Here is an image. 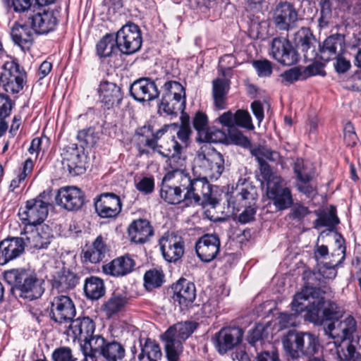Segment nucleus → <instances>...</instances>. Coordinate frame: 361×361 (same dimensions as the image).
<instances>
[{
    "label": "nucleus",
    "mask_w": 361,
    "mask_h": 361,
    "mask_svg": "<svg viewBox=\"0 0 361 361\" xmlns=\"http://www.w3.org/2000/svg\"><path fill=\"white\" fill-rule=\"evenodd\" d=\"M192 123L200 135V139L203 142H214L221 140L224 137L221 131L213 132L209 129L207 116L201 111L196 113Z\"/></svg>",
    "instance_id": "obj_31"
},
{
    "label": "nucleus",
    "mask_w": 361,
    "mask_h": 361,
    "mask_svg": "<svg viewBox=\"0 0 361 361\" xmlns=\"http://www.w3.org/2000/svg\"><path fill=\"white\" fill-rule=\"evenodd\" d=\"M159 108L160 111H163L167 115L176 116L179 111L183 112L185 108V99L162 97Z\"/></svg>",
    "instance_id": "obj_48"
},
{
    "label": "nucleus",
    "mask_w": 361,
    "mask_h": 361,
    "mask_svg": "<svg viewBox=\"0 0 361 361\" xmlns=\"http://www.w3.org/2000/svg\"><path fill=\"white\" fill-rule=\"evenodd\" d=\"M55 200L59 206L66 210H78L85 204V195L78 187L66 186L58 190Z\"/></svg>",
    "instance_id": "obj_16"
},
{
    "label": "nucleus",
    "mask_w": 361,
    "mask_h": 361,
    "mask_svg": "<svg viewBox=\"0 0 361 361\" xmlns=\"http://www.w3.org/2000/svg\"><path fill=\"white\" fill-rule=\"evenodd\" d=\"M345 49V36L335 34L328 37L320 48L321 59L324 61L334 59L341 54Z\"/></svg>",
    "instance_id": "obj_29"
},
{
    "label": "nucleus",
    "mask_w": 361,
    "mask_h": 361,
    "mask_svg": "<svg viewBox=\"0 0 361 361\" xmlns=\"http://www.w3.org/2000/svg\"><path fill=\"white\" fill-rule=\"evenodd\" d=\"M195 164L201 169L200 173L212 180H217L224 171V157L214 149L199 153Z\"/></svg>",
    "instance_id": "obj_6"
},
{
    "label": "nucleus",
    "mask_w": 361,
    "mask_h": 361,
    "mask_svg": "<svg viewBox=\"0 0 361 361\" xmlns=\"http://www.w3.org/2000/svg\"><path fill=\"white\" fill-rule=\"evenodd\" d=\"M305 286L300 292L297 293L291 303L292 310L296 312L306 311V319L317 322L322 310V314L326 320H338L343 316V310L335 302L328 300V288Z\"/></svg>",
    "instance_id": "obj_1"
},
{
    "label": "nucleus",
    "mask_w": 361,
    "mask_h": 361,
    "mask_svg": "<svg viewBox=\"0 0 361 361\" xmlns=\"http://www.w3.org/2000/svg\"><path fill=\"white\" fill-rule=\"evenodd\" d=\"M309 214H310V211L308 207L303 204L300 203L292 204L290 216L293 219L301 221Z\"/></svg>",
    "instance_id": "obj_62"
},
{
    "label": "nucleus",
    "mask_w": 361,
    "mask_h": 361,
    "mask_svg": "<svg viewBox=\"0 0 361 361\" xmlns=\"http://www.w3.org/2000/svg\"><path fill=\"white\" fill-rule=\"evenodd\" d=\"M300 332L290 331L283 339V348L292 358L300 356Z\"/></svg>",
    "instance_id": "obj_45"
},
{
    "label": "nucleus",
    "mask_w": 361,
    "mask_h": 361,
    "mask_svg": "<svg viewBox=\"0 0 361 361\" xmlns=\"http://www.w3.org/2000/svg\"><path fill=\"white\" fill-rule=\"evenodd\" d=\"M164 93L162 97L170 99H185V89L176 81H168L164 85Z\"/></svg>",
    "instance_id": "obj_52"
},
{
    "label": "nucleus",
    "mask_w": 361,
    "mask_h": 361,
    "mask_svg": "<svg viewBox=\"0 0 361 361\" xmlns=\"http://www.w3.org/2000/svg\"><path fill=\"white\" fill-rule=\"evenodd\" d=\"M341 361H361V336H355L343 342L337 348Z\"/></svg>",
    "instance_id": "obj_33"
},
{
    "label": "nucleus",
    "mask_w": 361,
    "mask_h": 361,
    "mask_svg": "<svg viewBox=\"0 0 361 361\" xmlns=\"http://www.w3.org/2000/svg\"><path fill=\"white\" fill-rule=\"evenodd\" d=\"M126 350L123 345L115 340H107L101 335H96L90 339L89 350H85V355L96 361L98 356H102L105 361H118L125 357Z\"/></svg>",
    "instance_id": "obj_4"
},
{
    "label": "nucleus",
    "mask_w": 361,
    "mask_h": 361,
    "mask_svg": "<svg viewBox=\"0 0 361 361\" xmlns=\"http://www.w3.org/2000/svg\"><path fill=\"white\" fill-rule=\"evenodd\" d=\"M53 361H76L72 350L69 347H59L51 355Z\"/></svg>",
    "instance_id": "obj_57"
},
{
    "label": "nucleus",
    "mask_w": 361,
    "mask_h": 361,
    "mask_svg": "<svg viewBox=\"0 0 361 361\" xmlns=\"http://www.w3.org/2000/svg\"><path fill=\"white\" fill-rule=\"evenodd\" d=\"M300 355H312L316 353L318 341L313 334L300 332Z\"/></svg>",
    "instance_id": "obj_51"
},
{
    "label": "nucleus",
    "mask_w": 361,
    "mask_h": 361,
    "mask_svg": "<svg viewBox=\"0 0 361 361\" xmlns=\"http://www.w3.org/2000/svg\"><path fill=\"white\" fill-rule=\"evenodd\" d=\"M197 324L186 321L171 326L162 336L169 361H178L182 353V343L196 329Z\"/></svg>",
    "instance_id": "obj_3"
},
{
    "label": "nucleus",
    "mask_w": 361,
    "mask_h": 361,
    "mask_svg": "<svg viewBox=\"0 0 361 361\" xmlns=\"http://www.w3.org/2000/svg\"><path fill=\"white\" fill-rule=\"evenodd\" d=\"M235 126L245 128L249 130H253L254 126L252 123V119L248 111L239 109L235 113Z\"/></svg>",
    "instance_id": "obj_59"
},
{
    "label": "nucleus",
    "mask_w": 361,
    "mask_h": 361,
    "mask_svg": "<svg viewBox=\"0 0 361 361\" xmlns=\"http://www.w3.org/2000/svg\"><path fill=\"white\" fill-rule=\"evenodd\" d=\"M4 280L19 290L20 298L33 300L41 297L44 291V281L35 274L24 269H11L4 272Z\"/></svg>",
    "instance_id": "obj_2"
},
{
    "label": "nucleus",
    "mask_w": 361,
    "mask_h": 361,
    "mask_svg": "<svg viewBox=\"0 0 361 361\" xmlns=\"http://www.w3.org/2000/svg\"><path fill=\"white\" fill-rule=\"evenodd\" d=\"M154 150L163 157H169L176 154H181L183 146L179 145L174 135H171L161 140Z\"/></svg>",
    "instance_id": "obj_43"
},
{
    "label": "nucleus",
    "mask_w": 361,
    "mask_h": 361,
    "mask_svg": "<svg viewBox=\"0 0 361 361\" xmlns=\"http://www.w3.org/2000/svg\"><path fill=\"white\" fill-rule=\"evenodd\" d=\"M320 17L318 19L319 26L321 28L328 25L331 18V3L330 0H322L320 3Z\"/></svg>",
    "instance_id": "obj_55"
},
{
    "label": "nucleus",
    "mask_w": 361,
    "mask_h": 361,
    "mask_svg": "<svg viewBox=\"0 0 361 361\" xmlns=\"http://www.w3.org/2000/svg\"><path fill=\"white\" fill-rule=\"evenodd\" d=\"M181 120L182 123L179 130L176 133V135L180 141L179 145H182L184 149L188 145V141L191 135V129L189 125V116L188 115L182 116Z\"/></svg>",
    "instance_id": "obj_54"
},
{
    "label": "nucleus",
    "mask_w": 361,
    "mask_h": 361,
    "mask_svg": "<svg viewBox=\"0 0 361 361\" xmlns=\"http://www.w3.org/2000/svg\"><path fill=\"white\" fill-rule=\"evenodd\" d=\"M220 240L213 234H205L197 241L195 251L197 257L204 262L214 259L220 250Z\"/></svg>",
    "instance_id": "obj_20"
},
{
    "label": "nucleus",
    "mask_w": 361,
    "mask_h": 361,
    "mask_svg": "<svg viewBox=\"0 0 361 361\" xmlns=\"http://www.w3.org/2000/svg\"><path fill=\"white\" fill-rule=\"evenodd\" d=\"M293 169L298 180L312 179L314 171L309 162H305L302 159H297Z\"/></svg>",
    "instance_id": "obj_53"
},
{
    "label": "nucleus",
    "mask_w": 361,
    "mask_h": 361,
    "mask_svg": "<svg viewBox=\"0 0 361 361\" xmlns=\"http://www.w3.org/2000/svg\"><path fill=\"white\" fill-rule=\"evenodd\" d=\"M20 220L30 226L42 225L48 215V204L39 197L27 201L23 210L18 212Z\"/></svg>",
    "instance_id": "obj_11"
},
{
    "label": "nucleus",
    "mask_w": 361,
    "mask_h": 361,
    "mask_svg": "<svg viewBox=\"0 0 361 361\" xmlns=\"http://www.w3.org/2000/svg\"><path fill=\"white\" fill-rule=\"evenodd\" d=\"M243 334L240 328H224L216 335V348L221 354H224L241 342Z\"/></svg>",
    "instance_id": "obj_24"
},
{
    "label": "nucleus",
    "mask_w": 361,
    "mask_h": 361,
    "mask_svg": "<svg viewBox=\"0 0 361 361\" xmlns=\"http://www.w3.org/2000/svg\"><path fill=\"white\" fill-rule=\"evenodd\" d=\"M61 157L63 169L71 176H80L85 172L86 156L83 147H78L76 144L66 146L63 149Z\"/></svg>",
    "instance_id": "obj_8"
},
{
    "label": "nucleus",
    "mask_w": 361,
    "mask_h": 361,
    "mask_svg": "<svg viewBox=\"0 0 361 361\" xmlns=\"http://www.w3.org/2000/svg\"><path fill=\"white\" fill-rule=\"evenodd\" d=\"M25 241L22 237L8 238L0 243V264L4 265L23 254Z\"/></svg>",
    "instance_id": "obj_26"
},
{
    "label": "nucleus",
    "mask_w": 361,
    "mask_h": 361,
    "mask_svg": "<svg viewBox=\"0 0 361 361\" xmlns=\"http://www.w3.org/2000/svg\"><path fill=\"white\" fill-rule=\"evenodd\" d=\"M251 154L257 159L258 163L266 162V160L275 163H280L281 161L280 154L277 151L266 146L259 145L252 149Z\"/></svg>",
    "instance_id": "obj_47"
},
{
    "label": "nucleus",
    "mask_w": 361,
    "mask_h": 361,
    "mask_svg": "<svg viewBox=\"0 0 361 361\" xmlns=\"http://www.w3.org/2000/svg\"><path fill=\"white\" fill-rule=\"evenodd\" d=\"M338 218L334 212H331L328 214L319 216L316 221L315 224L317 227L332 226L338 224Z\"/></svg>",
    "instance_id": "obj_64"
},
{
    "label": "nucleus",
    "mask_w": 361,
    "mask_h": 361,
    "mask_svg": "<svg viewBox=\"0 0 361 361\" xmlns=\"http://www.w3.org/2000/svg\"><path fill=\"white\" fill-rule=\"evenodd\" d=\"M121 202L113 193L102 194L94 203L95 210L102 218H114L121 211Z\"/></svg>",
    "instance_id": "obj_22"
},
{
    "label": "nucleus",
    "mask_w": 361,
    "mask_h": 361,
    "mask_svg": "<svg viewBox=\"0 0 361 361\" xmlns=\"http://www.w3.org/2000/svg\"><path fill=\"white\" fill-rule=\"evenodd\" d=\"M25 246L30 248L42 249L46 247L53 238L51 228L47 224L37 225L30 231H25L24 237Z\"/></svg>",
    "instance_id": "obj_23"
},
{
    "label": "nucleus",
    "mask_w": 361,
    "mask_h": 361,
    "mask_svg": "<svg viewBox=\"0 0 361 361\" xmlns=\"http://www.w3.org/2000/svg\"><path fill=\"white\" fill-rule=\"evenodd\" d=\"M298 20V12L292 4L284 1L276 5L272 20L279 30L288 31L293 29Z\"/></svg>",
    "instance_id": "obj_15"
},
{
    "label": "nucleus",
    "mask_w": 361,
    "mask_h": 361,
    "mask_svg": "<svg viewBox=\"0 0 361 361\" xmlns=\"http://www.w3.org/2000/svg\"><path fill=\"white\" fill-rule=\"evenodd\" d=\"M135 262L129 255L118 257L103 266L106 274L113 276H123L133 271Z\"/></svg>",
    "instance_id": "obj_32"
},
{
    "label": "nucleus",
    "mask_w": 361,
    "mask_h": 361,
    "mask_svg": "<svg viewBox=\"0 0 361 361\" xmlns=\"http://www.w3.org/2000/svg\"><path fill=\"white\" fill-rule=\"evenodd\" d=\"M78 140L86 146H92L97 141V137L94 134L92 128L82 130L78 132L77 135Z\"/></svg>",
    "instance_id": "obj_61"
},
{
    "label": "nucleus",
    "mask_w": 361,
    "mask_h": 361,
    "mask_svg": "<svg viewBox=\"0 0 361 361\" xmlns=\"http://www.w3.org/2000/svg\"><path fill=\"white\" fill-rule=\"evenodd\" d=\"M267 195L278 210H284L293 204L292 193L283 184L282 178H275L267 188Z\"/></svg>",
    "instance_id": "obj_12"
},
{
    "label": "nucleus",
    "mask_w": 361,
    "mask_h": 361,
    "mask_svg": "<svg viewBox=\"0 0 361 361\" xmlns=\"http://www.w3.org/2000/svg\"><path fill=\"white\" fill-rule=\"evenodd\" d=\"M78 276L69 269H63L54 277L53 286L59 291L73 289L78 283Z\"/></svg>",
    "instance_id": "obj_40"
},
{
    "label": "nucleus",
    "mask_w": 361,
    "mask_h": 361,
    "mask_svg": "<svg viewBox=\"0 0 361 361\" xmlns=\"http://www.w3.org/2000/svg\"><path fill=\"white\" fill-rule=\"evenodd\" d=\"M116 36L107 34L97 44V52L100 57H109L117 50Z\"/></svg>",
    "instance_id": "obj_49"
},
{
    "label": "nucleus",
    "mask_w": 361,
    "mask_h": 361,
    "mask_svg": "<svg viewBox=\"0 0 361 361\" xmlns=\"http://www.w3.org/2000/svg\"><path fill=\"white\" fill-rule=\"evenodd\" d=\"M35 31L27 25V19L23 24L16 23L11 32L12 39L15 44L23 49H29L34 42Z\"/></svg>",
    "instance_id": "obj_36"
},
{
    "label": "nucleus",
    "mask_w": 361,
    "mask_h": 361,
    "mask_svg": "<svg viewBox=\"0 0 361 361\" xmlns=\"http://www.w3.org/2000/svg\"><path fill=\"white\" fill-rule=\"evenodd\" d=\"M162 356L159 345L154 341L147 338L138 355L140 361H157Z\"/></svg>",
    "instance_id": "obj_46"
},
{
    "label": "nucleus",
    "mask_w": 361,
    "mask_h": 361,
    "mask_svg": "<svg viewBox=\"0 0 361 361\" xmlns=\"http://www.w3.org/2000/svg\"><path fill=\"white\" fill-rule=\"evenodd\" d=\"M168 171L164 177L179 180H186L189 173L185 171V159L180 157V154H176L168 157Z\"/></svg>",
    "instance_id": "obj_38"
},
{
    "label": "nucleus",
    "mask_w": 361,
    "mask_h": 361,
    "mask_svg": "<svg viewBox=\"0 0 361 361\" xmlns=\"http://www.w3.org/2000/svg\"><path fill=\"white\" fill-rule=\"evenodd\" d=\"M295 41L303 52L306 60L312 61L317 55L315 49L316 39L309 29L302 27L297 32Z\"/></svg>",
    "instance_id": "obj_35"
},
{
    "label": "nucleus",
    "mask_w": 361,
    "mask_h": 361,
    "mask_svg": "<svg viewBox=\"0 0 361 361\" xmlns=\"http://www.w3.org/2000/svg\"><path fill=\"white\" fill-rule=\"evenodd\" d=\"M116 47L121 53L130 55L139 51L142 39L139 27L128 23L123 25L116 35Z\"/></svg>",
    "instance_id": "obj_7"
},
{
    "label": "nucleus",
    "mask_w": 361,
    "mask_h": 361,
    "mask_svg": "<svg viewBox=\"0 0 361 361\" xmlns=\"http://www.w3.org/2000/svg\"><path fill=\"white\" fill-rule=\"evenodd\" d=\"M76 310L71 298L65 295L55 296L51 302V318L57 323L71 322Z\"/></svg>",
    "instance_id": "obj_13"
},
{
    "label": "nucleus",
    "mask_w": 361,
    "mask_h": 361,
    "mask_svg": "<svg viewBox=\"0 0 361 361\" xmlns=\"http://www.w3.org/2000/svg\"><path fill=\"white\" fill-rule=\"evenodd\" d=\"M107 247L103 237L100 235L96 238L91 246L86 247L82 250V260L85 262L98 263L105 256Z\"/></svg>",
    "instance_id": "obj_37"
},
{
    "label": "nucleus",
    "mask_w": 361,
    "mask_h": 361,
    "mask_svg": "<svg viewBox=\"0 0 361 361\" xmlns=\"http://www.w3.org/2000/svg\"><path fill=\"white\" fill-rule=\"evenodd\" d=\"M164 274L162 270L152 269L147 271L144 276V285L147 290H152L160 287L164 282Z\"/></svg>",
    "instance_id": "obj_50"
},
{
    "label": "nucleus",
    "mask_w": 361,
    "mask_h": 361,
    "mask_svg": "<svg viewBox=\"0 0 361 361\" xmlns=\"http://www.w3.org/2000/svg\"><path fill=\"white\" fill-rule=\"evenodd\" d=\"M328 330L331 337L341 338V343L350 339L357 329L356 322L352 316H348L343 320L334 321L328 324Z\"/></svg>",
    "instance_id": "obj_28"
},
{
    "label": "nucleus",
    "mask_w": 361,
    "mask_h": 361,
    "mask_svg": "<svg viewBox=\"0 0 361 361\" xmlns=\"http://www.w3.org/2000/svg\"><path fill=\"white\" fill-rule=\"evenodd\" d=\"M267 336V328L263 324H258L255 328L249 331L247 341L251 345H255L257 342H261Z\"/></svg>",
    "instance_id": "obj_56"
},
{
    "label": "nucleus",
    "mask_w": 361,
    "mask_h": 361,
    "mask_svg": "<svg viewBox=\"0 0 361 361\" xmlns=\"http://www.w3.org/2000/svg\"><path fill=\"white\" fill-rule=\"evenodd\" d=\"M178 125L176 123L170 124V125H164L161 128L158 130L154 134H153L152 138H147L145 140V145L152 149H155L158 143V141L163 137L164 134H166L168 130L171 128H176Z\"/></svg>",
    "instance_id": "obj_58"
},
{
    "label": "nucleus",
    "mask_w": 361,
    "mask_h": 361,
    "mask_svg": "<svg viewBox=\"0 0 361 361\" xmlns=\"http://www.w3.org/2000/svg\"><path fill=\"white\" fill-rule=\"evenodd\" d=\"M159 246L164 259L176 262L184 255V241L181 236L174 233H165L159 240Z\"/></svg>",
    "instance_id": "obj_14"
},
{
    "label": "nucleus",
    "mask_w": 361,
    "mask_h": 361,
    "mask_svg": "<svg viewBox=\"0 0 361 361\" xmlns=\"http://www.w3.org/2000/svg\"><path fill=\"white\" fill-rule=\"evenodd\" d=\"M135 182L136 189L145 195L150 194L154 190V181L152 177H143L136 179Z\"/></svg>",
    "instance_id": "obj_60"
},
{
    "label": "nucleus",
    "mask_w": 361,
    "mask_h": 361,
    "mask_svg": "<svg viewBox=\"0 0 361 361\" xmlns=\"http://www.w3.org/2000/svg\"><path fill=\"white\" fill-rule=\"evenodd\" d=\"M94 322L88 317H78L72 319L67 330V334L73 339H78L85 342V348L89 350V343L94 337Z\"/></svg>",
    "instance_id": "obj_17"
},
{
    "label": "nucleus",
    "mask_w": 361,
    "mask_h": 361,
    "mask_svg": "<svg viewBox=\"0 0 361 361\" xmlns=\"http://www.w3.org/2000/svg\"><path fill=\"white\" fill-rule=\"evenodd\" d=\"M271 54L279 63L285 66H292L298 61L297 51L283 37H276L272 40Z\"/></svg>",
    "instance_id": "obj_18"
},
{
    "label": "nucleus",
    "mask_w": 361,
    "mask_h": 361,
    "mask_svg": "<svg viewBox=\"0 0 361 361\" xmlns=\"http://www.w3.org/2000/svg\"><path fill=\"white\" fill-rule=\"evenodd\" d=\"M84 292L87 298L91 300H98L105 293L103 281L96 276L87 278L84 285Z\"/></svg>",
    "instance_id": "obj_44"
},
{
    "label": "nucleus",
    "mask_w": 361,
    "mask_h": 361,
    "mask_svg": "<svg viewBox=\"0 0 361 361\" xmlns=\"http://www.w3.org/2000/svg\"><path fill=\"white\" fill-rule=\"evenodd\" d=\"M183 183H179V180H175L170 178L169 180L164 177L162 180L161 188L160 190L161 197L167 203L171 204H179L183 201L186 202L185 199L183 190Z\"/></svg>",
    "instance_id": "obj_27"
},
{
    "label": "nucleus",
    "mask_w": 361,
    "mask_h": 361,
    "mask_svg": "<svg viewBox=\"0 0 361 361\" xmlns=\"http://www.w3.org/2000/svg\"><path fill=\"white\" fill-rule=\"evenodd\" d=\"M208 178H191L189 175L186 180H183L185 199L187 204H199L202 200H207L212 194L211 185L207 181Z\"/></svg>",
    "instance_id": "obj_9"
},
{
    "label": "nucleus",
    "mask_w": 361,
    "mask_h": 361,
    "mask_svg": "<svg viewBox=\"0 0 361 361\" xmlns=\"http://www.w3.org/2000/svg\"><path fill=\"white\" fill-rule=\"evenodd\" d=\"M338 245V249L336 250V253H334L333 255H337L338 259L335 263L328 264L327 263L319 267L318 272L314 273L313 275L316 279L321 281L322 279L332 280L336 276V270L335 267L340 263L345 257V247L343 246L339 241H336Z\"/></svg>",
    "instance_id": "obj_39"
},
{
    "label": "nucleus",
    "mask_w": 361,
    "mask_h": 361,
    "mask_svg": "<svg viewBox=\"0 0 361 361\" xmlns=\"http://www.w3.org/2000/svg\"><path fill=\"white\" fill-rule=\"evenodd\" d=\"M99 92L101 102L108 109L118 106L123 99L121 88L114 82H101Z\"/></svg>",
    "instance_id": "obj_30"
},
{
    "label": "nucleus",
    "mask_w": 361,
    "mask_h": 361,
    "mask_svg": "<svg viewBox=\"0 0 361 361\" xmlns=\"http://www.w3.org/2000/svg\"><path fill=\"white\" fill-rule=\"evenodd\" d=\"M230 87V81L225 78H217L213 81L212 94L215 107L226 108V96Z\"/></svg>",
    "instance_id": "obj_41"
},
{
    "label": "nucleus",
    "mask_w": 361,
    "mask_h": 361,
    "mask_svg": "<svg viewBox=\"0 0 361 361\" xmlns=\"http://www.w3.org/2000/svg\"><path fill=\"white\" fill-rule=\"evenodd\" d=\"M154 234L153 228L149 221L139 219L133 221L128 228L130 240L135 243H144Z\"/></svg>",
    "instance_id": "obj_34"
},
{
    "label": "nucleus",
    "mask_w": 361,
    "mask_h": 361,
    "mask_svg": "<svg viewBox=\"0 0 361 361\" xmlns=\"http://www.w3.org/2000/svg\"><path fill=\"white\" fill-rule=\"evenodd\" d=\"M252 65L257 70V74L259 77H267L272 73L271 63L267 60L255 61H253Z\"/></svg>",
    "instance_id": "obj_63"
},
{
    "label": "nucleus",
    "mask_w": 361,
    "mask_h": 361,
    "mask_svg": "<svg viewBox=\"0 0 361 361\" xmlns=\"http://www.w3.org/2000/svg\"><path fill=\"white\" fill-rule=\"evenodd\" d=\"M257 193L255 188L246 185L240 188H236L228 199V207L233 212H238L243 208H250L256 204Z\"/></svg>",
    "instance_id": "obj_19"
},
{
    "label": "nucleus",
    "mask_w": 361,
    "mask_h": 361,
    "mask_svg": "<svg viewBox=\"0 0 361 361\" xmlns=\"http://www.w3.org/2000/svg\"><path fill=\"white\" fill-rule=\"evenodd\" d=\"M173 299L178 302L181 309L187 308L195 300L196 297L195 286L193 283L185 279H180L173 286Z\"/></svg>",
    "instance_id": "obj_25"
},
{
    "label": "nucleus",
    "mask_w": 361,
    "mask_h": 361,
    "mask_svg": "<svg viewBox=\"0 0 361 361\" xmlns=\"http://www.w3.org/2000/svg\"><path fill=\"white\" fill-rule=\"evenodd\" d=\"M27 73L14 61L4 63L0 75V87L10 94L20 93L26 83Z\"/></svg>",
    "instance_id": "obj_5"
},
{
    "label": "nucleus",
    "mask_w": 361,
    "mask_h": 361,
    "mask_svg": "<svg viewBox=\"0 0 361 361\" xmlns=\"http://www.w3.org/2000/svg\"><path fill=\"white\" fill-rule=\"evenodd\" d=\"M58 12L54 11H39L26 15L27 25L36 34H47L56 28L58 24Z\"/></svg>",
    "instance_id": "obj_10"
},
{
    "label": "nucleus",
    "mask_w": 361,
    "mask_h": 361,
    "mask_svg": "<svg viewBox=\"0 0 361 361\" xmlns=\"http://www.w3.org/2000/svg\"><path fill=\"white\" fill-rule=\"evenodd\" d=\"M126 303L127 298L125 295L114 293L102 305V310L105 313V315L110 318L122 311Z\"/></svg>",
    "instance_id": "obj_42"
},
{
    "label": "nucleus",
    "mask_w": 361,
    "mask_h": 361,
    "mask_svg": "<svg viewBox=\"0 0 361 361\" xmlns=\"http://www.w3.org/2000/svg\"><path fill=\"white\" fill-rule=\"evenodd\" d=\"M130 95L139 102H149L157 98L159 91L154 81L143 78L133 82L130 87Z\"/></svg>",
    "instance_id": "obj_21"
}]
</instances>
